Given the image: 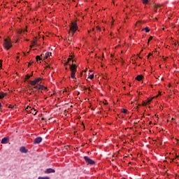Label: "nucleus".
<instances>
[{"label": "nucleus", "instance_id": "obj_1", "mask_svg": "<svg viewBox=\"0 0 179 179\" xmlns=\"http://www.w3.org/2000/svg\"><path fill=\"white\" fill-rule=\"evenodd\" d=\"M72 62L74 63V62H76V61L75 60H72ZM69 66H70V71L71 72V76L72 78V79H76V64H69Z\"/></svg>", "mask_w": 179, "mask_h": 179}, {"label": "nucleus", "instance_id": "obj_2", "mask_svg": "<svg viewBox=\"0 0 179 179\" xmlns=\"http://www.w3.org/2000/svg\"><path fill=\"white\" fill-rule=\"evenodd\" d=\"M3 46L6 50H10V48H12V41L9 37L4 38Z\"/></svg>", "mask_w": 179, "mask_h": 179}, {"label": "nucleus", "instance_id": "obj_3", "mask_svg": "<svg viewBox=\"0 0 179 179\" xmlns=\"http://www.w3.org/2000/svg\"><path fill=\"white\" fill-rule=\"evenodd\" d=\"M76 30H78V24L76 22H71V26L70 27V31L69 32V36L73 37V34H75Z\"/></svg>", "mask_w": 179, "mask_h": 179}, {"label": "nucleus", "instance_id": "obj_4", "mask_svg": "<svg viewBox=\"0 0 179 179\" xmlns=\"http://www.w3.org/2000/svg\"><path fill=\"white\" fill-rule=\"evenodd\" d=\"M84 160L88 164H94V161L93 159H90L89 157L85 156L84 157Z\"/></svg>", "mask_w": 179, "mask_h": 179}, {"label": "nucleus", "instance_id": "obj_5", "mask_svg": "<svg viewBox=\"0 0 179 179\" xmlns=\"http://www.w3.org/2000/svg\"><path fill=\"white\" fill-rule=\"evenodd\" d=\"M26 110H27V111H29L31 113V114H33L34 115H37V112H36V109L31 108V107L27 106Z\"/></svg>", "mask_w": 179, "mask_h": 179}, {"label": "nucleus", "instance_id": "obj_6", "mask_svg": "<svg viewBox=\"0 0 179 179\" xmlns=\"http://www.w3.org/2000/svg\"><path fill=\"white\" fill-rule=\"evenodd\" d=\"M42 141H43V138L37 137L34 141V145H37L38 143H41Z\"/></svg>", "mask_w": 179, "mask_h": 179}, {"label": "nucleus", "instance_id": "obj_7", "mask_svg": "<svg viewBox=\"0 0 179 179\" xmlns=\"http://www.w3.org/2000/svg\"><path fill=\"white\" fill-rule=\"evenodd\" d=\"M45 174H50V173H55V171L52 169H48L45 171Z\"/></svg>", "mask_w": 179, "mask_h": 179}, {"label": "nucleus", "instance_id": "obj_8", "mask_svg": "<svg viewBox=\"0 0 179 179\" xmlns=\"http://www.w3.org/2000/svg\"><path fill=\"white\" fill-rule=\"evenodd\" d=\"M20 152H21V153H27V149H26V147L22 146L20 148Z\"/></svg>", "mask_w": 179, "mask_h": 179}, {"label": "nucleus", "instance_id": "obj_9", "mask_svg": "<svg viewBox=\"0 0 179 179\" xmlns=\"http://www.w3.org/2000/svg\"><path fill=\"white\" fill-rule=\"evenodd\" d=\"M136 80H138L140 82V80H142V79H143V76L142 75H138L137 76V77L136 78Z\"/></svg>", "mask_w": 179, "mask_h": 179}, {"label": "nucleus", "instance_id": "obj_10", "mask_svg": "<svg viewBox=\"0 0 179 179\" xmlns=\"http://www.w3.org/2000/svg\"><path fill=\"white\" fill-rule=\"evenodd\" d=\"M51 52H47L45 53V57L43 58V61H45V59H47V58H48V57H50V55H51Z\"/></svg>", "mask_w": 179, "mask_h": 179}, {"label": "nucleus", "instance_id": "obj_11", "mask_svg": "<svg viewBox=\"0 0 179 179\" xmlns=\"http://www.w3.org/2000/svg\"><path fill=\"white\" fill-rule=\"evenodd\" d=\"M29 83L31 86H36V85H37V83L35 81V80L29 81Z\"/></svg>", "mask_w": 179, "mask_h": 179}, {"label": "nucleus", "instance_id": "obj_12", "mask_svg": "<svg viewBox=\"0 0 179 179\" xmlns=\"http://www.w3.org/2000/svg\"><path fill=\"white\" fill-rule=\"evenodd\" d=\"M1 143H3V144L8 143V138L5 137V138H2Z\"/></svg>", "mask_w": 179, "mask_h": 179}, {"label": "nucleus", "instance_id": "obj_13", "mask_svg": "<svg viewBox=\"0 0 179 179\" xmlns=\"http://www.w3.org/2000/svg\"><path fill=\"white\" fill-rule=\"evenodd\" d=\"M34 89H36V90H41V85L38 84L34 87Z\"/></svg>", "mask_w": 179, "mask_h": 179}, {"label": "nucleus", "instance_id": "obj_14", "mask_svg": "<svg viewBox=\"0 0 179 179\" xmlns=\"http://www.w3.org/2000/svg\"><path fill=\"white\" fill-rule=\"evenodd\" d=\"M32 45H36L37 44V37H34V41L31 43Z\"/></svg>", "mask_w": 179, "mask_h": 179}, {"label": "nucleus", "instance_id": "obj_15", "mask_svg": "<svg viewBox=\"0 0 179 179\" xmlns=\"http://www.w3.org/2000/svg\"><path fill=\"white\" fill-rule=\"evenodd\" d=\"M5 96H6V93H5V92L0 93V99H3V97H5Z\"/></svg>", "mask_w": 179, "mask_h": 179}, {"label": "nucleus", "instance_id": "obj_16", "mask_svg": "<svg viewBox=\"0 0 179 179\" xmlns=\"http://www.w3.org/2000/svg\"><path fill=\"white\" fill-rule=\"evenodd\" d=\"M36 59L37 62H38V61L43 60L41 56H36Z\"/></svg>", "mask_w": 179, "mask_h": 179}, {"label": "nucleus", "instance_id": "obj_17", "mask_svg": "<svg viewBox=\"0 0 179 179\" xmlns=\"http://www.w3.org/2000/svg\"><path fill=\"white\" fill-rule=\"evenodd\" d=\"M41 90H47V87H45L43 85H41Z\"/></svg>", "mask_w": 179, "mask_h": 179}, {"label": "nucleus", "instance_id": "obj_18", "mask_svg": "<svg viewBox=\"0 0 179 179\" xmlns=\"http://www.w3.org/2000/svg\"><path fill=\"white\" fill-rule=\"evenodd\" d=\"M157 8H162V5L159 4L155 6V12H157Z\"/></svg>", "mask_w": 179, "mask_h": 179}, {"label": "nucleus", "instance_id": "obj_19", "mask_svg": "<svg viewBox=\"0 0 179 179\" xmlns=\"http://www.w3.org/2000/svg\"><path fill=\"white\" fill-rule=\"evenodd\" d=\"M31 76H33V74H31V76H29V74H27V75L25 76L26 80H28V79H30V77H31Z\"/></svg>", "mask_w": 179, "mask_h": 179}, {"label": "nucleus", "instance_id": "obj_20", "mask_svg": "<svg viewBox=\"0 0 179 179\" xmlns=\"http://www.w3.org/2000/svg\"><path fill=\"white\" fill-rule=\"evenodd\" d=\"M143 30H145L146 33H149V31H150V29H149V27H145Z\"/></svg>", "mask_w": 179, "mask_h": 179}, {"label": "nucleus", "instance_id": "obj_21", "mask_svg": "<svg viewBox=\"0 0 179 179\" xmlns=\"http://www.w3.org/2000/svg\"><path fill=\"white\" fill-rule=\"evenodd\" d=\"M38 179H50V177L45 176V177H38Z\"/></svg>", "mask_w": 179, "mask_h": 179}, {"label": "nucleus", "instance_id": "obj_22", "mask_svg": "<svg viewBox=\"0 0 179 179\" xmlns=\"http://www.w3.org/2000/svg\"><path fill=\"white\" fill-rule=\"evenodd\" d=\"M40 80H41V78H37L35 79V81L36 82V83H38V82H40Z\"/></svg>", "mask_w": 179, "mask_h": 179}, {"label": "nucleus", "instance_id": "obj_23", "mask_svg": "<svg viewBox=\"0 0 179 179\" xmlns=\"http://www.w3.org/2000/svg\"><path fill=\"white\" fill-rule=\"evenodd\" d=\"M153 40V36H150L149 39H148V45H149V42L150 41Z\"/></svg>", "mask_w": 179, "mask_h": 179}, {"label": "nucleus", "instance_id": "obj_24", "mask_svg": "<svg viewBox=\"0 0 179 179\" xmlns=\"http://www.w3.org/2000/svg\"><path fill=\"white\" fill-rule=\"evenodd\" d=\"M69 61H72V58H69L68 62L64 64V65H68L69 64Z\"/></svg>", "mask_w": 179, "mask_h": 179}, {"label": "nucleus", "instance_id": "obj_25", "mask_svg": "<svg viewBox=\"0 0 179 179\" xmlns=\"http://www.w3.org/2000/svg\"><path fill=\"white\" fill-rule=\"evenodd\" d=\"M143 1V3H148V2H149V0H142Z\"/></svg>", "mask_w": 179, "mask_h": 179}, {"label": "nucleus", "instance_id": "obj_26", "mask_svg": "<svg viewBox=\"0 0 179 179\" xmlns=\"http://www.w3.org/2000/svg\"><path fill=\"white\" fill-rule=\"evenodd\" d=\"M94 78V74H92L90 76V79H93Z\"/></svg>", "mask_w": 179, "mask_h": 179}, {"label": "nucleus", "instance_id": "obj_27", "mask_svg": "<svg viewBox=\"0 0 179 179\" xmlns=\"http://www.w3.org/2000/svg\"><path fill=\"white\" fill-rule=\"evenodd\" d=\"M127 110L126 109H123V110H122V113H124V114H127Z\"/></svg>", "mask_w": 179, "mask_h": 179}, {"label": "nucleus", "instance_id": "obj_28", "mask_svg": "<svg viewBox=\"0 0 179 179\" xmlns=\"http://www.w3.org/2000/svg\"><path fill=\"white\" fill-rule=\"evenodd\" d=\"M96 30H99L100 31V30H101V28H100V27H96Z\"/></svg>", "mask_w": 179, "mask_h": 179}, {"label": "nucleus", "instance_id": "obj_29", "mask_svg": "<svg viewBox=\"0 0 179 179\" xmlns=\"http://www.w3.org/2000/svg\"><path fill=\"white\" fill-rule=\"evenodd\" d=\"M0 67L2 68V60H0Z\"/></svg>", "mask_w": 179, "mask_h": 179}, {"label": "nucleus", "instance_id": "obj_30", "mask_svg": "<svg viewBox=\"0 0 179 179\" xmlns=\"http://www.w3.org/2000/svg\"><path fill=\"white\" fill-rule=\"evenodd\" d=\"M152 53H149V55L147 56V58H149V57H151Z\"/></svg>", "mask_w": 179, "mask_h": 179}, {"label": "nucleus", "instance_id": "obj_31", "mask_svg": "<svg viewBox=\"0 0 179 179\" xmlns=\"http://www.w3.org/2000/svg\"><path fill=\"white\" fill-rule=\"evenodd\" d=\"M87 89H88L89 92H90V88L85 87V90H87Z\"/></svg>", "mask_w": 179, "mask_h": 179}, {"label": "nucleus", "instance_id": "obj_32", "mask_svg": "<svg viewBox=\"0 0 179 179\" xmlns=\"http://www.w3.org/2000/svg\"><path fill=\"white\" fill-rule=\"evenodd\" d=\"M31 64H33V62H30L29 63V66H30V65H31Z\"/></svg>", "mask_w": 179, "mask_h": 179}, {"label": "nucleus", "instance_id": "obj_33", "mask_svg": "<svg viewBox=\"0 0 179 179\" xmlns=\"http://www.w3.org/2000/svg\"><path fill=\"white\" fill-rule=\"evenodd\" d=\"M1 108H2V103H1V102H0V110H1Z\"/></svg>", "mask_w": 179, "mask_h": 179}, {"label": "nucleus", "instance_id": "obj_34", "mask_svg": "<svg viewBox=\"0 0 179 179\" xmlns=\"http://www.w3.org/2000/svg\"><path fill=\"white\" fill-rule=\"evenodd\" d=\"M26 31H27V30H26V29L23 30V33H26Z\"/></svg>", "mask_w": 179, "mask_h": 179}, {"label": "nucleus", "instance_id": "obj_35", "mask_svg": "<svg viewBox=\"0 0 179 179\" xmlns=\"http://www.w3.org/2000/svg\"><path fill=\"white\" fill-rule=\"evenodd\" d=\"M68 43L71 44V40L69 39Z\"/></svg>", "mask_w": 179, "mask_h": 179}, {"label": "nucleus", "instance_id": "obj_36", "mask_svg": "<svg viewBox=\"0 0 179 179\" xmlns=\"http://www.w3.org/2000/svg\"><path fill=\"white\" fill-rule=\"evenodd\" d=\"M33 47H34L33 45H30V48H33Z\"/></svg>", "mask_w": 179, "mask_h": 179}, {"label": "nucleus", "instance_id": "obj_37", "mask_svg": "<svg viewBox=\"0 0 179 179\" xmlns=\"http://www.w3.org/2000/svg\"><path fill=\"white\" fill-rule=\"evenodd\" d=\"M8 108H12V105H10Z\"/></svg>", "mask_w": 179, "mask_h": 179}, {"label": "nucleus", "instance_id": "obj_38", "mask_svg": "<svg viewBox=\"0 0 179 179\" xmlns=\"http://www.w3.org/2000/svg\"><path fill=\"white\" fill-rule=\"evenodd\" d=\"M174 162V159H171V163H173Z\"/></svg>", "mask_w": 179, "mask_h": 179}, {"label": "nucleus", "instance_id": "obj_39", "mask_svg": "<svg viewBox=\"0 0 179 179\" xmlns=\"http://www.w3.org/2000/svg\"><path fill=\"white\" fill-rule=\"evenodd\" d=\"M150 101H152V100H149V101H148V103H150Z\"/></svg>", "mask_w": 179, "mask_h": 179}, {"label": "nucleus", "instance_id": "obj_40", "mask_svg": "<svg viewBox=\"0 0 179 179\" xmlns=\"http://www.w3.org/2000/svg\"><path fill=\"white\" fill-rule=\"evenodd\" d=\"M47 68H50V66H48Z\"/></svg>", "mask_w": 179, "mask_h": 179}, {"label": "nucleus", "instance_id": "obj_41", "mask_svg": "<svg viewBox=\"0 0 179 179\" xmlns=\"http://www.w3.org/2000/svg\"><path fill=\"white\" fill-rule=\"evenodd\" d=\"M90 72H92V70H90Z\"/></svg>", "mask_w": 179, "mask_h": 179}, {"label": "nucleus", "instance_id": "obj_42", "mask_svg": "<svg viewBox=\"0 0 179 179\" xmlns=\"http://www.w3.org/2000/svg\"><path fill=\"white\" fill-rule=\"evenodd\" d=\"M41 57H43V55H41Z\"/></svg>", "mask_w": 179, "mask_h": 179}, {"label": "nucleus", "instance_id": "obj_43", "mask_svg": "<svg viewBox=\"0 0 179 179\" xmlns=\"http://www.w3.org/2000/svg\"><path fill=\"white\" fill-rule=\"evenodd\" d=\"M17 59H19V57H17Z\"/></svg>", "mask_w": 179, "mask_h": 179}, {"label": "nucleus", "instance_id": "obj_44", "mask_svg": "<svg viewBox=\"0 0 179 179\" xmlns=\"http://www.w3.org/2000/svg\"><path fill=\"white\" fill-rule=\"evenodd\" d=\"M78 85H80V83H78Z\"/></svg>", "mask_w": 179, "mask_h": 179}, {"label": "nucleus", "instance_id": "obj_45", "mask_svg": "<svg viewBox=\"0 0 179 179\" xmlns=\"http://www.w3.org/2000/svg\"><path fill=\"white\" fill-rule=\"evenodd\" d=\"M20 33H22V31H20Z\"/></svg>", "mask_w": 179, "mask_h": 179}]
</instances>
